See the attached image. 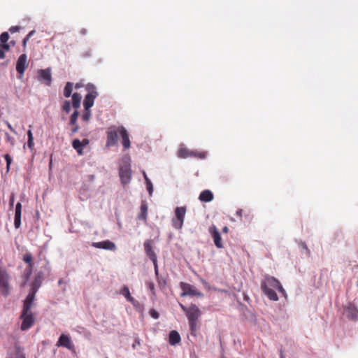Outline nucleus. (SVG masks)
<instances>
[{"label": "nucleus", "instance_id": "f257e3e1", "mask_svg": "<svg viewBox=\"0 0 358 358\" xmlns=\"http://www.w3.org/2000/svg\"><path fill=\"white\" fill-rule=\"evenodd\" d=\"M261 289L270 300L274 301L278 300V296L273 289L278 290L283 295H285V290L279 280L268 275H265L262 281Z\"/></svg>", "mask_w": 358, "mask_h": 358}, {"label": "nucleus", "instance_id": "ea45409f", "mask_svg": "<svg viewBox=\"0 0 358 358\" xmlns=\"http://www.w3.org/2000/svg\"><path fill=\"white\" fill-rule=\"evenodd\" d=\"M20 29V27H19V26H12L11 27H10L9 31L10 33L13 34L15 32L19 31Z\"/></svg>", "mask_w": 358, "mask_h": 358}, {"label": "nucleus", "instance_id": "09e8293b", "mask_svg": "<svg viewBox=\"0 0 358 358\" xmlns=\"http://www.w3.org/2000/svg\"><path fill=\"white\" fill-rule=\"evenodd\" d=\"M35 33L34 30L31 31L26 37L29 40V38L32 36V35Z\"/></svg>", "mask_w": 358, "mask_h": 358}, {"label": "nucleus", "instance_id": "72a5a7b5", "mask_svg": "<svg viewBox=\"0 0 358 358\" xmlns=\"http://www.w3.org/2000/svg\"><path fill=\"white\" fill-rule=\"evenodd\" d=\"M62 109L66 113H69L71 110V103L69 101H65L62 106Z\"/></svg>", "mask_w": 358, "mask_h": 358}, {"label": "nucleus", "instance_id": "a878e982", "mask_svg": "<svg viewBox=\"0 0 358 358\" xmlns=\"http://www.w3.org/2000/svg\"><path fill=\"white\" fill-rule=\"evenodd\" d=\"M73 90V83L71 82H67L64 89V95L65 97L68 98L71 96Z\"/></svg>", "mask_w": 358, "mask_h": 358}, {"label": "nucleus", "instance_id": "bb28decb", "mask_svg": "<svg viewBox=\"0 0 358 358\" xmlns=\"http://www.w3.org/2000/svg\"><path fill=\"white\" fill-rule=\"evenodd\" d=\"M27 146L32 151L34 150V137L31 130L29 129L27 131Z\"/></svg>", "mask_w": 358, "mask_h": 358}, {"label": "nucleus", "instance_id": "1a4fd4ad", "mask_svg": "<svg viewBox=\"0 0 358 358\" xmlns=\"http://www.w3.org/2000/svg\"><path fill=\"white\" fill-rule=\"evenodd\" d=\"M41 277H39V276L36 277L31 283L30 292H29V294L27 295V296L26 297L24 301L34 303V299H35L36 293L37 292L38 288L41 287Z\"/></svg>", "mask_w": 358, "mask_h": 358}, {"label": "nucleus", "instance_id": "9b49d317", "mask_svg": "<svg viewBox=\"0 0 358 358\" xmlns=\"http://www.w3.org/2000/svg\"><path fill=\"white\" fill-rule=\"evenodd\" d=\"M56 345L57 347H64L71 351L75 350V347L71 341V337L64 334L59 336Z\"/></svg>", "mask_w": 358, "mask_h": 358}, {"label": "nucleus", "instance_id": "e433bc0d", "mask_svg": "<svg viewBox=\"0 0 358 358\" xmlns=\"http://www.w3.org/2000/svg\"><path fill=\"white\" fill-rule=\"evenodd\" d=\"M32 269H33V267H30V266H28L25 270H24V273L26 275V280H28L30 275L32 273Z\"/></svg>", "mask_w": 358, "mask_h": 358}, {"label": "nucleus", "instance_id": "de8ad7c7", "mask_svg": "<svg viewBox=\"0 0 358 358\" xmlns=\"http://www.w3.org/2000/svg\"><path fill=\"white\" fill-rule=\"evenodd\" d=\"M17 353L19 354L17 358H25L24 355L17 349Z\"/></svg>", "mask_w": 358, "mask_h": 358}, {"label": "nucleus", "instance_id": "49530a36", "mask_svg": "<svg viewBox=\"0 0 358 358\" xmlns=\"http://www.w3.org/2000/svg\"><path fill=\"white\" fill-rule=\"evenodd\" d=\"M29 41V39H28L27 37H25V38L23 39V41H22V45H23L24 49H25V48H26L27 43V41Z\"/></svg>", "mask_w": 358, "mask_h": 358}, {"label": "nucleus", "instance_id": "c03bdc74", "mask_svg": "<svg viewBox=\"0 0 358 358\" xmlns=\"http://www.w3.org/2000/svg\"><path fill=\"white\" fill-rule=\"evenodd\" d=\"M14 199H15V196H14V194H13V196H11L10 201H9L10 208H13V207Z\"/></svg>", "mask_w": 358, "mask_h": 358}, {"label": "nucleus", "instance_id": "052dcab7", "mask_svg": "<svg viewBox=\"0 0 358 358\" xmlns=\"http://www.w3.org/2000/svg\"><path fill=\"white\" fill-rule=\"evenodd\" d=\"M79 87H80V85H78V84H77V85H76V88H78Z\"/></svg>", "mask_w": 358, "mask_h": 358}, {"label": "nucleus", "instance_id": "2f4dec72", "mask_svg": "<svg viewBox=\"0 0 358 358\" xmlns=\"http://www.w3.org/2000/svg\"><path fill=\"white\" fill-rule=\"evenodd\" d=\"M4 159L6 162V171L8 172L10 170V166L12 163V158L8 154H6L4 155Z\"/></svg>", "mask_w": 358, "mask_h": 358}, {"label": "nucleus", "instance_id": "7c9ffc66", "mask_svg": "<svg viewBox=\"0 0 358 358\" xmlns=\"http://www.w3.org/2000/svg\"><path fill=\"white\" fill-rule=\"evenodd\" d=\"M78 117V112L77 110H75L74 113L71 115L70 124L72 125H75L76 124Z\"/></svg>", "mask_w": 358, "mask_h": 358}, {"label": "nucleus", "instance_id": "20e7f679", "mask_svg": "<svg viewBox=\"0 0 358 358\" xmlns=\"http://www.w3.org/2000/svg\"><path fill=\"white\" fill-rule=\"evenodd\" d=\"M85 89L87 92V94L85 95L83 106L84 108L87 110L90 109L93 105L94 99L98 96V92H96V87L91 83H88L85 86Z\"/></svg>", "mask_w": 358, "mask_h": 358}, {"label": "nucleus", "instance_id": "473e14b6", "mask_svg": "<svg viewBox=\"0 0 358 358\" xmlns=\"http://www.w3.org/2000/svg\"><path fill=\"white\" fill-rule=\"evenodd\" d=\"M90 117H91V111L90 109H85V111L83 114V116H82V118H83V120L85 121V122H87L90 119Z\"/></svg>", "mask_w": 358, "mask_h": 358}, {"label": "nucleus", "instance_id": "0eeeda50", "mask_svg": "<svg viewBox=\"0 0 358 358\" xmlns=\"http://www.w3.org/2000/svg\"><path fill=\"white\" fill-rule=\"evenodd\" d=\"M107 141H106V146L107 147H112L116 145L118 140V134H120L119 131V127H117L115 126H111L107 130Z\"/></svg>", "mask_w": 358, "mask_h": 358}, {"label": "nucleus", "instance_id": "412c9836", "mask_svg": "<svg viewBox=\"0 0 358 358\" xmlns=\"http://www.w3.org/2000/svg\"><path fill=\"white\" fill-rule=\"evenodd\" d=\"M169 342L171 345H175L180 342V336L177 331L173 330L169 333Z\"/></svg>", "mask_w": 358, "mask_h": 358}, {"label": "nucleus", "instance_id": "ddd939ff", "mask_svg": "<svg viewBox=\"0 0 358 358\" xmlns=\"http://www.w3.org/2000/svg\"><path fill=\"white\" fill-rule=\"evenodd\" d=\"M178 157L180 158H187L189 157H197L200 159H203L206 157V153L203 152H199L190 151L187 148H182L178 150Z\"/></svg>", "mask_w": 358, "mask_h": 358}, {"label": "nucleus", "instance_id": "7ed1b4c3", "mask_svg": "<svg viewBox=\"0 0 358 358\" xmlns=\"http://www.w3.org/2000/svg\"><path fill=\"white\" fill-rule=\"evenodd\" d=\"M34 303L24 301L23 308L20 318L22 319L21 329L26 331L31 328L34 323V317L30 310Z\"/></svg>", "mask_w": 358, "mask_h": 358}, {"label": "nucleus", "instance_id": "393cba45", "mask_svg": "<svg viewBox=\"0 0 358 358\" xmlns=\"http://www.w3.org/2000/svg\"><path fill=\"white\" fill-rule=\"evenodd\" d=\"M73 148L77 151L78 155L83 154V143L79 139H74L72 142Z\"/></svg>", "mask_w": 358, "mask_h": 358}, {"label": "nucleus", "instance_id": "6ab92c4d", "mask_svg": "<svg viewBox=\"0 0 358 358\" xmlns=\"http://www.w3.org/2000/svg\"><path fill=\"white\" fill-rule=\"evenodd\" d=\"M38 76L41 80H43L48 86L50 85L52 81L51 71L50 69H42L38 71Z\"/></svg>", "mask_w": 358, "mask_h": 358}, {"label": "nucleus", "instance_id": "bf43d9fd", "mask_svg": "<svg viewBox=\"0 0 358 358\" xmlns=\"http://www.w3.org/2000/svg\"><path fill=\"white\" fill-rule=\"evenodd\" d=\"M303 246L304 248H306V250H307L309 252V250H308L307 246L306 245V244L303 243Z\"/></svg>", "mask_w": 358, "mask_h": 358}, {"label": "nucleus", "instance_id": "79ce46f5", "mask_svg": "<svg viewBox=\"0 0 358 358\" xmlns=\"http://www.w3.org/2000/svg\"><path fill=\"white\" fill-rule=\"evenodd\" d=\"M146 284H147V286L149 288V289L151 292H154V290H155V285H154V283L152 282H148Z\"/></svg>", "mask_w": 358, "mask_h": 358}, {"label": "nucleus", "instance_id": "58836bf2", "mask_svg": "<svg viewBox=\"0 0 358 358\" xmlns=\"http://www.w3.org/2000/svg\"><path fill=\"white\" fill-rule=\"evenodd\" d=\"M150 315H151L152 317L155 319H157L159 317V313L154 309H151L150 310Z\"/></svg>", "mask_w": 358, "mask_h": 358}, {"label": "nucleus", "instance_id": "9d476101", "mask_svg": "<svg viewBox=\"0 0 358 358\" xmlns=\"http://www.w3.org/2000/svg\"><path fill=\"white\" fill-rule=\"evenodd\" d=\"M120 180L123 185L130 182L131 179V171L129 165L122 166L119 171Z\"/></svg>", "mask_w": 358, "mask_h": 358}, {"label": "nucleus", "instance_id": "603ef678", "mask_svg": "<svg viewBox=\"0 0 358 358\" xmlns=\"http://www.w3.org/2000/svg\"><path fill=\"white\" fill-rule=\"evenodd\" d=\"M81 143H83V146L87 145L89 143V141H88V139L85 138L83 140V141Z\"/></svg>", "mask_w": 358, "mask_h": 358}, {"label": "nucleus", "instance_id": "aec40b11", "mask_svg": "<svg viewBox=\"0 0 358 358\" xmlns=\"http://www.w3.org/2000/svg\"><path fill=\"white\" fill-rule=\"evenodd\" d=\"M213 198V192L208 189L202 191L199 196V200L202 202H210Z\"/></svg>", "mask_w": 358, "mask_h": 358}, {"label": "nucleus", "instance_id": "a19ab883", "mask_svg": "<svg viewBox=\"0 0 358 358\" xmlns=\"http://www.w3.org/2000/svg\"><path fill=\"white\" fill-rule=\"evenodd\" d=\"M0 45L3 50H4L8 51L10 49V45L8 43H0Z\"/></svg>", "mask_w": 358, "mask_h": 358}, {"label": "nucleus", "instance_id": "f3484780", "mask_svg": "<svg viewBox=\"0 0 358 358\" xmlns=\"http://www.w3.org/2000/svg\"><path fill=\"white\" fill-rule=\"evenodd\" d=\"M345 314L346 317L350 320H358V309L353 304H349L345 308Z\"/></svg>", "mask_w": 358, "mask_h": 358}, {"label": "nucleus", "instance_id": "a211bd4d", "mask_svg": "<svg viewBox=\"0 0 358 358\" xmlns=\"http://www.w3.org/2000/svg\"><path fill=\"white\" fill-rule=\"evenodd\" d=\"M120 135L122 138V143L124 149L130 148V140L127 131L124 127H119Z\"/></svg>", "mask_w": 358, "mask_h": 358}, {"label": "nucleus", "instance_id": "4c0bfd02", "mask_svg": "<svg viewBox=\"0 0 358 358\" xmlns=\"http://www.w3.org/2000/svg\"><path fill=\"white\" fill-rule=\"evenodd\" d=\"M6 141L10 143L11 145H14L15 144V139L13 137H12L9 134L6 133Z\"/></svg>", "mask_w": 358, "mask_h": 358}, {"label": "nucleus", "instance_id": "864d4df0", "mask_svg": "<svg viewBox=\"0 0 358 358\" xmlns=\"http://www.w3.org/2000/svg\"><path fill=\"white\" fill-rule=\"evenodd\" d=\"M6 124L8 126V127L9 128V129L13 131V132H15V129L13 128V127L11 126V124L9 123V122H6Z\"/></svg>", "mask_w": 358, "mask_h": 358}, {"label": "nucleus", "instance_id": "6e6552de", "mask_svg": "<svg viewBox=\"0 0 358 358\" xmlns=\"http://www.w3.org/2000/svg\"><path fill=\"white\" fill-rule=\"evenodd\" d=\"M180 287L182 290V293L181 294V296H184L186 295H190V296H202L203 294L199 291L193 285L181 282H180Z\"/></svg>", "mask_w": 358, "mask_h": 358}, {"label": "nucleus", "instance_id": "c85d7f7f", "mask_svg": "<svg viewBox=\"0 0 358 358\" xmlns=\"http://www.w3.org/2000/svg\"><path fill=\"white\" fill-rule=\"evenodd\" d=\"M143 174H144V178H145V183L147 185L148 191L149 192V194L151 195L152 193V191H153L152 184L151 181L150 180V179L148 178L145 173H144Z\"/></svg>", "mask_w": 358, "mask_h": 358}, {"label": "nucleus", "instance_id": "f03ea898", "mask_svg": "<svg viewBox=\"0 0 358 358\" xmlns=\"http://www.w3.org/2000/svg\"><path fill=\"white\" fill-rule=\"evenodd\" d=\"M201 315V310L196 304H191L188 306V311L186 313V316L188 320L191 334L194 336H196L198 322Z\"/></svg>", "mask_w": 358, "mask_h": 358}, {"label": "nucleus", "instance_id": "dca6fc26", "mask_svg": "<svg viewBox=\"0 0 358 358\" xmlns=\"http://www.w3.org/2000/svg\"><path fill=\"white\" fill-rule=\"evenodd\" d=\"M210 233L213 238L214 243L217 248H222L223 245L222 243L221 236L215 226H213L210 228Z\"/></svg>", "mask_w": 358, "mask_h": 358}, {"label": "nucleus", "instance_id": "3c124183", "mask_svg": "<svg viewBox=\"0 0 358 358\" xmlns=\"http://www.w3.org/2000/svg\"><path fill=\"white\" fill-rule=\"evenodd\" d=\"M5 57L4 51L2 49H0V59H3Z\"/></svg>", "mask_w": 358, "mask_h": 358}, {"label": "nucleus", "instance_id": "c9c22d12", "mask_svg": "<svg viewBox=\"0 0 358 358\" xmlns=\"http://www.w3.org/2000/svg\"><path fill=\"white\" fill-rule=\"evenodd\" d=\"M22 213V204L18 202L15 206V215L21 216Z\"/></svg>", "mask_w": 358, "mask_h": 358}, {"label": "nucleus", "instance_id": "5701e85b", "mask_svg": "<svg viewBox=\"0 0 358 358\" xmlns=\"http://www.w3.org/2000/svg\"><path fill=\"white\" fill-rule=\"evenodd\" d=\"M120 294L124 296V297L127 299V300L129 302H131L132 304L135 305V299L131 296L129 287L127 286H124L121 291Z\"/></svg>", "mask_w": 358, "mask_h": 358}, {"label": "nucleus", "instance_id": "4d7b16f0", "mask_svg": "<svg viewBox=\"0 0 358 358\" xmlns=\"http://www.w3.org/2000/svg\"><path fill=\"white\" fill-rule=\"evenodd\" d=\"M78 130V127L76 126V127H74L73 129H72V133H76Z\"/></svg>", "mask_w": 358, "mask_h": 358}, {"label": "nucleus", "instance_id": "13d9d810", "mask_svg": "<svg viewBox=\"0 0 358 358\" xmlns=\"http://www.w3.org/2000/svg\"><path fill=\"white\" fill-rule=\"evenodd\" d=\"M228 231H229V229L226 226L222 229V232H224V233H227Z\"/></svg>", "mask_w": 358, "mask_h": 358}, {"label": "nucleus", "instance_id": "a18cd8bd", "mask_svg": "<svg viewBox=\"0 0 358 358\" xmlns=\"http://www.w3.org/2000/svg\"><path fill=\"white\" fill-rule=\"evenodd\" d=\"M155 267V271L156 274L158 273V265H157V259L155 260V262H152Z\"/></svg>", "mask_w": 358, "mask_h": 358}, {"label": "nucleus", "instance_id": "0e129e2a", "mask_svg": "<svg viewBox=\"0 0 358 358\" xmlns=\"http://www.w3.org/2000/svg\"><path fill=\"white\" fill-rule=\"evenodd\" d=\"M106 358H108V357H106Z\"/></svg>", "mask_w": 358, "mask_h": 358}, {"label": "nucleus", "instance_id": "f704fd0d", "mask_svg": "<svg viewBox=\"0 0 358 358\" xmlns=\"http://www.w3.org/2000/svg\"><path fill=\"white\" fill-rule=\"evenodd\" d=\"M15 227L18 229L21 225V216L15 215L14 219Z\"/></svg>", "mask_w": 358, "mask_h": 358}, {"label": "nucleus", "instance_id": "b1692460", "mask_svg": "<svg viewBox=\"0 0 358 358\" xmlns=\"http://www.w3.org/2000/svg\"><path fill=\"white\" fill-rule=\"evenodd\" d=\"M82 96L80 94L76 92L72 95V106L74 108L78 109L80 106Z\"/></svg>", "mask_w": 358, "mask_h": 358}, {"label": "nucleus", "instance_id": "423d86ee", "mask_svg": "<svg viewBox=\"0 0 358 358\" xmlns=\"http://www.w3.org/2000/svg\"><path fill=\"white\" fill-rule=\"evenodd\" d=\"M186 214V207H177L175 210V217L172 219V226L176 229H182Z\"/></svg>", "mask_w": 358, "mask_h": 358}, {"label": "nucleus", "instance_id": "8fccbe9b", "mask_svg": "<svg viewBox=\"0 0 358 358\" xmlns=\"http://www.w3.org/2000/svg\"><path fill=\"white\" fill-rule=\"evenodd\" d=\"M35 33L34 30L31 31L26 37L29 40V38L32 36V35Z\"/></svg>", "mask_w": 358, "mask_h": 358}, {"label": "nucleus", "instance_id": "39448f33", "mask_svg": "<svg viewBox=\"0 0 358 358\" xmlns=\"http://www.w3.org/2000/svg\"><path fill=\"white\" fill-rule=\"evenodd\" d=\"M10 277L6 269L0 267V292L4 296H7L10 291Z\"/></svg>", "mask_w": 358, "mask_h": 358}, {"label": "nucleus", "instance_id": "680f3d73", "mask_svg": "<svg viewBox=\"0 0 358 358\" xmlns=\"http://www.w3.org/2000/svg\"><path fill=\"white\" fill-rule=\"evenodd\" d=\"M10 43L13 44V45H15V42L14 41H10Z\"/></svg>", "mask_w": 358, "mask_h": 358}, {"label": "nucleus", "instance_id": "4468645a", "mask_svg": "<svg viewBox=\"0 0 358 358\" xmlns=\"http://www.w3.org/2000/svg\"><path fill=\"white\" fill-rule=\"evenodd\" d=\"M92 245L96 248L109 250H115L116 249V245L114 243L109 240L101 241V242H94L92 243Z\"/></svg>", "mask_w": 358, "mask_h": 358}, {"label": "nucleus", "instance_id": "5fc2aeb1", "mask_svg": "<svg viewBox=\"0 0 358 358\" xmlns=\"http://www.w3.org/2000/svg\"><path fill=\"white\" fill-rule=\"evenodd\" d=\"M242 213H243V210L241 209H240V210H237L236 215L238 216H239L240 217H242Z\"/></svg>", "mask_w": 358, "mask_h": 358}, {"label": "nucleus", "instance_id": "2eb2a0df", "mask_svg": "<svg viewBox=\"0 0 358 358\" xmlns=\"http://www.w3.org/2000/svg\"><path fill=\"white\" fill-rule=\"evenodd\" d=\"M152 243L151 240H146L143 244L144 250L146 255L149 257V259L152 262H155L157 258L155 251L152 249Z\"/></svg>", "mask_w": 358, "mask_h": 358}, {"label": "nucleus", "instance_id": "c756f323", "mask_svg": "<svg viewBox=\"0 0 358 358\" xmlns=\"http://www.w3.org/2000/svg\"><path fill=\"white\" fill-rule=\"evenodd\" d=\"M9 39V34L8 32H3L0 35V43H7Z\"/></svg>", "mask_w": 358, "mask_h": 358}, {"label": "nucleus", "instance_id": "cd10ccee", "mask_svg": "<svg viewBox=\"0 0 358 358\" xmlns=\"http://www.w3.org/2000/svg\"><path fill=\"white\" fill-rule=\"evenodd\" d=\"M23 261L28 264V266H30V267H34V262H33V257L32 255L30 252H26L23 255Z\"/></svg>", "mask_w": 358, "mask_h": 358}, {"label": "nucleus", "instance_id": "4be33fe9", "mask_svg": "<svg viewBox=\"0 0 358 358\" xmlns=\"http://www.w3.org/2000/svg\"><path fill=\"white\" fill-rule=\"evenodd\" d=\"M148 214V205L145 202H143L141 205V211L138 215L140 220L146 221Z\"/></svg>", "mask_w": 358, "mask_h": 358}, {"label": "nucleus", "instance_id": "f8f14e48", "mask_svg": "<svg viewBox=\"0 0 358 358\" xmlns=\"http://www.w3.org/2000/svg\"><path fill=\"white\" fill-rule=\"evenodd\" d=\"M28 66L27 56L26 54L21 55L16 63V71L20 74L19 78H22Z\"/></svg>", "mask_w": 358, "mask_h": 358}, {"label": "nucleus", "instance_id": "37998d69", "mask_svg": "<svg viewBox=\"0 0 358 358\" xmlns=\"http://www.w3.org/2000/svg\"><path fill=\"white\" fill-rule=\"evenodd\" d=\"M179 306H180V308L182 310V311L186 314L188 311V307L184 306L182 303H179Z\"/></svg>", "mask_w": 358, "mask_h": 358}, {"label": "nucleus", "instance_id": "6e6d98bb", "mask_svg": "<svg viewBox=\"0 0 358 358\" xmlns=\"http://www.w3.org/2000/svg\"><path fill=\"white\" fill-rule=\"evenodd\" d=\"M280 358H285L282 349L280 350Z\"/></svg>", "mask_w": 358, "mask_h": 358}, {"label": "nucleus", "instance_id": "e2e57ef3", "mask_svg": "<svg viewBox=\"0 0 358 358\" xmlns=\"http://www.w3.org/2000/svg\"><path fill=\"white\" fill-rule=\"evenodd\" d=\"M62 280H59V284H61V283H62Z\"/></svg>", "mask_w": 358, "mask_h": 358}]
</instances>
